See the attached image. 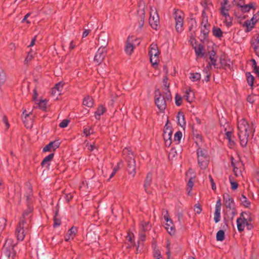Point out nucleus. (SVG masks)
Here are the masks:
<instances>
[{
	"label": "nucleus",
	"instance_id": "obj_1",
	"mask_svg": "<svg viewBox=\"0 0 259 259\" xmlns=\"http://www.w3.org/2000/svg\"><path fill=\"white\" fill-rule=\"evenodd\" d=\"M238 135L240 145L245 147L249 137H252L254 132V126L252 123H248L242 118L238 122Z\"/></svg>",
	"mask_w": 259,
	"mask_h": 259
},
{
	"label": "nucleus",
	"instance_id": "obj_2",
	"mask_svg": "<svg viewBox=\"0 0 259 259\" xmlns=\"http://www.w3.org/2000/svg\"><path fill=\"white\" fill-rule=\"evenodd\" d=\"M231 5L229 4L228 0H223L221 3L220 8L221 20L224 24L227 27H230L232 25V17L229 14Z\"/></svg>",
	"mask_w": 259,
	"mask_h": 259
},
{
	"label": "nucleus",
	"instance_id": "obj_3",
	"mask_svg": "<svg viewBox=\"0 0 259 259\" xmlns=\"http://www.w3.org/2000/svg\"><path fill=\"white\" fill-rule=\"evenodd\" d=\"M149 55L150 62L153 67H156L159 62L160 52L156 44L152 43L149 48Z\"/></svg>",
	"mask_w": 259,
	"mask_h": 259
},
{
	"label": "nucleus",
	"instance_id": "obj_4",
	"mask_svg": "<svg viewBox=\"0 0 259 259\" xmlns=\"http://www.w3.org/2000/svg\"><path fill=\"white\" fill-rule=\"evenodd\" d=\"M198 162L201 169H205L209 162L207 151L204 149L199 148L197 150Z\"/></svg>",
	"mask_w": 259,
	"mask_h": 259
},
{
	"label": "nucleus",
	"instance_id": "obj_5",
	"mask_svg": "<svg viewBox=\"0 0 259 259\" xmlns=\"http://www.w3.org/2000/svg\"><path fill=\"white\" fill-rule=\"evenodd\" d=\"M149 22L151 27L157 30L159 25V17L156 10L151 8L150 12Z\"/></svg>",
	"mask_w": 259,
	"mask_h": 259
},
{
	"label": "nucleus",
	"instance_id": "obj_6",
	"mask_svg": "<svg viewBox=\"0 0 259 259\" xmlns=\"http://www.w3.org/2000/svg\"><path fill=\"white\" fill-rule=\"evenodd\" d=\"M184 13L179 10H176L174 13V19L176 23V29L177 32H180L183 30L184 23Z\"/></svg>",
	"mask_w": 259,
	"mask_h": 259
},
{
	"label": "nucleus",
	"instance_id": "obj_7",
	"mask_svg": "<svg viewBox=\"0 0 259 259\" xmlns=\"http://www.w3.org/2000/svg\"><path fill=\"white\" fill-rule=\"evenodd\" d=\"M232 166L233 167V171L236 177L242 176V171L244 169L243 164L240 160H236L233 157L231 158Z\"/></svg>",
	"mask_w": 259,
	"mask_h": 259
},
{
	"label": "nucleus",
	"instance_id": "obj_8",
	"mask_svg": "<svg viewBox=\"0 0 259 259\" xmlns=\"http://www.w3.org/2000/svg\"><path fill=\"white\" fill-rule=\"evenodd\" d=\"M155 102L160 111H163L165 110L166 106L165 99L159 92L155 93Z\"/></svg>",
	"mask_w": 259,
	"mask_h": 259
},
{
	"label": "nucleus",
	"instance_id": "obj_9",
	"mask_svg": "<svg viewBox=\"0 0 259 259\" xmlns=\"http://www.w3.org/2000/svg\"><path fill=\"white\" fill-rule=\"evenodd\" d=\"M163 218L166 222L165 228L170 235H174L176 232L175 227L172 220L169 218L167 212L163 215Z\"/></svg>",
	"mask_w": 259,
	"mask_h": 259
},
{
	"label": "nucleus",
	"instance_id": "obj_10",
	"mask_svg": "<svg viewBox=\"0 0 259 259\" xmlns=\"http://www.w3.org/2000/svg\"><path fill=\"white\" fill-rule=\"evenodd\" d=\"M27 230V227L24 226L23 222L19 224L16 231V235L18 240L22 241L24 239Z\"/></svg>",
	"mask_w": 259,
	"mask_h": 259
},
{
	"label": "nucleus",
	"instance_id": "obj_11",
	"mask_svg": "<svg viewBox=\"0 0 259 259\" xmlns=\"http://www.w3.org/2000/svg\"><path fill=\"white\" fill-rule=\"evenodd\" d=\"M144 4L143 1L140 2L139 6V10L138 13L139 15L138 18V25L139 28H142L144 24L145 20V11H144Z\"/></svg>",
	"mask_w": 259,
	"mask_h": 259
},
{
	"label": "nucleus",
	"instance_id": "obj_12",
	"mask_svg": "<svg viewBox=\"0 0 259 259\" xmlns=\"http://www.w3.org/2000/svg\"><path fill=\"white\" fill-rule=\"evenodd\" d=\"M237 229L239 231L244 230L245 227H246L247 229H250L247 219L244 217L242 213L237 220Z\"/></svg>",
	"mask_w": 259,
	"mask_h": 259
},
{
	"label": "nucleus",
	"instance_id": "obj_13",
	"mask_svg": "<svg viewBox=\"0 0 259 259\" xmlns=\"http://www.w3.org/2000/svg\"><path fill=\"white\" fill-rule=\"evenodd\" d=\"M106 55V51L104 48H100L94 57V62L98 64H101Z\"/></svg>",
	"mask_w": 259,
	"mask_h": 259
},
{
	"label": "nucleus",
	"instance_id": "obj_14",
	"mask_svg": "<svg viewBox=\"0 0 259 259\" xmlns=\"http://www.w3.org/2000/svg\"><path fill=\"white\" fill-rule=\"evenodd\" d=\"M172 134L171 129L165 126L164 128L163 138L165 141V145L167 147H169L171 145Z\"/></svg>",
	"mask_w": 259,
	"mask_h": 259
},
{
	"label": "nucleus",
	"instance_id": "obj_15",
	"mask_svg": "<svg viewBox=\"0 0 259 259\" xmlns=\"http://www.w3.org/2000/svg\"><path fill=\"white\" fill-rule=\"evenodd\" d=\"M63 87V83L59 82L52 89L51 91V95L55 99H57L58 97L61 95Z\"/></svg>",
	"mask_w": 259,
	"mask_h": 259
},
{
	"label": "nucleus",
	"instance_id": "obj_16",
	"mask_svg": "<svg viewBox=\"0 0 259 259\" xmlns=\"http://www.w3.org/2000/svg\"><path fill=\"white\" fill-rule=\"evenodd\" d=\"M127 161L128 163L127 170L128 174L132 177H134L136 173L135 160L134 158H132L131 159H127Z\"/></svg>",
	"mask_w": 259,
	"mask_h": 259
},
{
	"label": "nucleus",
	"instance_id": "obj_17",
	"mask_svg": "<svg viewBox=\"0 0 259 259\" xmlns=\"http://www.w3.org/2000/svg\"><path fill=\"white\" fill-rule=\"evenodd\" d=\"M221 205V200L219 198V199L217 201L215 206L214 221L215 223H218L220 221Z\"/></svg>",
	"mask_w": 259,
	"mask_h": 259
},
{
	"label": "nucleus",
	"instance_id": "obj_18",
	"mask_svg": "<svg viewBox=\"0 0 259 259\" xmlns=\"http://www.w3.org/2000/svg\"><path fill=\"white\" fill-rule=\"evenodd\" d=\"M251 44L255 54L259 57V34H255L252 37Z\"/></svg>",
	"mask_w": 259,
	"mask_h": 259
},
{
	"label": "nucleus",
	"instance_id": "obj_19",
	"mask_svg": "<svg viewBox=\"0 0 259 259\" xmlns=\"http://www.w3.org/2000/svg\"><path fill=\"white\" fill-rule=\"evenodd\" d=\"M33 100L35 101V104H37L38 107L42 110H45L47 107V100H38L36 99L37 94L35 89L33 90Z\"/></svg>",
	"mask_w": 259,
	"mask_h": 259
},
{
	"label": "nucleus",
	"instance_id": "obj_20",
	"mask_svg": "<svg viewBox=\"0 0 259 259\" xmlns=\"http://www.w3.org/2000/svg\"><path fill=\"white\" fill-rule=\"evenodd\" d=\"M31 112L27 113L26 110H24L22 115V119L25 124V126L27 128L30 127L32 125L31 118H30L29 116L31 114Z\"/></svg>",
	"mask_w": 259,
	"mask_h": 259
},
{
	"label": "nucleus",
	"instance_id": "obj_21",
	"mask_svg": "<svg viewBox=\"0 0 259 259\" xmlns=\"http://www.w3.org/2000/svg\"><path fill=\"white\" fill-rule=\"evenodd\" d=\"M60 145V142L59 140H56L50 142L49 144L46 145L43 148L44 152H48L54 151L58 148Z\"/></svg>",
	"mask_w": 259,
	"mask_h": 259
},
{
	"label": "nucleus",
	"instance_id": "obj_22",
	"mask_svg": "<svg viewBox=\"0 0 259 259\" xmlns=\"http://www.w3.org/2000/svg\"><path fill=\"white\" fill-rule=\"evenodd\" d=\"M184 98L189 103H192L194 101V93L190 88H186L185 90Z\"/></svg>",
	"mask_w": 259,
	"mask_h": 259
},
{
	"label": "nucleus",
	"instance_id": "obj_23",
	"mask_svg": "<svg viewBox=\"0 0 259 259\" xmlns=\"http://www.w3.org/2000/svg\"><path fill=\"white\" fill-rule=\"evenodd\" d=\"M223 199L226 207L233 210L234 205V200L230 197L229 195L228 194H225L223 196Z\"/></svg>",
	"mask_w": 259,
	"mask_h": 259
},
{
	"label": "nucleus",
	"instance_id": "obj_24",
	"mask_svg": "<svg viewBox=\"0 0 259 259\" xmlns=\"http://www.w3.org/2000/svg\"><path fill=\"white\" fill-rule=\"evenodd\" d=\"M77 232V228L75 227H72L69 230L68 233L65 236V240L66 241H69L70 240H73Z\"/></svg>",
	"mask_w": 259,
	"mask_h": 259
},
{
	"label": "nucleus",
	"instance_id": "obj_25",
	"mask_svg": "<svg viewBox=\"0 0 259 259\" xmlns=\"http://www.w3.org/2000/svg\"><path fill=\"white\" fill-rule=\"evenodd\" d=\"M132 37H128L127 39L125 47V52L127 55H131L134 51V44L132 42Z\"/></svg>",
	"mask_w": 259,
	"mask_h": 259
},
{
	"label": "nucleus",
	"instance_id": "obj_26",
	"mask_svg": "<svg viewBox=\"0 0 259 259\" xmlns=\"http://www.w3.org/2000/svg\"><path fill=\"white\" fill-rule=\"evenodd\" d=\"M3 251L4 254L8 258H11L12 259H14V257L16 254V252L14 250L13 247L11 246L9 248H8L6 246H5Z\"/></svg>",
	"mask_w": 259,
	"mask_h": 259
},
{
	"label": "nucleus",
	"instance_id": "obj_27",
	"mask_svg": "<svg viewBox=\"0 0 259 259\" xmlns=\"http://www.w3.org/2000/svg\"><path fill=\"white\" fill-rule=\"evenodd\" d=\"M193 48L195 50L196 55L197 57H203L204 56V48L202 45L200 44H195Z\"/></svg>",
	"mask_w": 259,
	"mask_h": 259
},
{
	"label": "nucleus",
	"instance_id": "obj_28",
	"mask_svg": "<svg viewBox=\"0 0 259 259\" xmlns=\"http://www.w3.org/2000/svg\"><path fill=\"white\" fill-rule=\"evenodd\" d=\"M209 31V25L207 23L206 19L203 18L202 21L201 32L204 35L207 34Z\"/></svg>",
	"mask_w": 259,
	"mask_h": 259
},
{
	"label": "nucleus",
	"instance_id": "obj_29",
	"mask_svg": "<svg viewBox=\"0 0 259 259\" xmlns=\"http://www.w3.org/2000/svg\"><path fill=\"white\" fill-rule=\"evenodd\" d=\"M229 127V125L228 123H226L223 126L221 125V132L223 133H225V138L227 140H230L231 139V137L232 135V133L231 131H228L227 129Z\"/></svg>",
	"mask_w": 259,
	"mask_h": 259
},
{
	"label": "nucleus",
	"instance_id": "obj_30",
	"mask_svg": "<svg viewBox=\"0 0 259 259\" xmlns=\"http://www.w3.org/2000/svg\"><path fill=\"white\" fill-rule=\"evenodd\" d=\"M54 156V154L51 153L45 157L41 162V165L46 168H48L50 165V161L53 159Z\"/></svg>",
	"mask_w": 259,
	"mask_h": 259
},
{
	"label": "nucleus",
	"instance_id": "obj_31",
	"mask_svg": "<svg viewBox=\"0 0 259 259\" xmlns=\"http://www.w3.org/2000/svg\"><path fill=\"white\" fill-rule=\"evenodd\" d=\"M106 111V108L103 105H100L95 113V117L97 119H100V116Z\"/></svg>",
	"mask_w": 259,
	"mask_h": 259
},
{
	"label": "nucleus",
	"instance_id": "obj_32",
	"mask_svg": "<svg viewBox=\"0 0 259 259\" xmlns=\"http://www.w3.org/2000/svg\"><path fill=\"white\" fill-rule=\"evenodd\" d=\"M151 225L149 222H142L140 225V231H142L144 233L151 229Z\"/></svg>",
	"mask_w": 259,
	"mask_h": 259
},
{
	"label": "nucleus",
	"instance_id": "obj_33",
	"mask_svg": "<svg viewBox=\"0 0 259 259\" xmlns=\"http://www.w3.org/2000/svg\"><path fill=\"white\" fill-rule=\"evenodd\" d=\"M177 119L179 125L182 127H185L186 126V122L185 120V116L183 113L179 112L177 115Z\"/></svg>",
	"mask_w": 259,
	"mask_h": 259
},
{
	"label": "nucleus",
	"instance_id": "obj_34",
	"mask_svg": "<svg viewBox=\"0 0 259 259\" xmlns=\"http://www.w3.org/2000/svg\"><path fill=\"white\" fill-rule=\"evenodd\" d=\"M209 59H210V62L209 63L208 65L207 66V67H208L209 66H210L211 65H213L214 66L216 65V56H215V53L212 51L209 52Z\"/></svg>",
	"mask_w": 259,
	"mask_h": 259
},
{
	"label": "nucleus",
	"instance_id": "obj_35",
	"mask_svg": "<svg viewBox=\"0 0 259 259\" xmlns=\"http://www.w3.org/2000/svg\"><path fill=\"white\" fill-rule=\"evenodd\" d=\"M123 155L127 159H131L134 158L133 152L130 148H125L122 151Z\"/></svg>",
	"mask_w": 259,
	"mask_h": 259
},
{
	"label": "nucleus",
	"instance_id": "obj_36",
	"mask_svg": "<svg viewBox=\"0 0 259 259\" xmlns=\"http://www.w3.org/2000/svg\"><path fill=\"white\" fill-rule=\"evenodd\" d=\"M189 78L193 82H196L201 79V74L199 73H190L189 74Z\"/></svg>",
	"mask_w": 259,
	"mask_h": 259
},
{
	"label": "nucleus",
	"instance_id": "obj_37",
	"mask_svg": "<svg viewBox=\"0 0 259 259\" xmlns=\"http://www.w3.org/2000/svg\"><path fill=\"white\" fill-rule=\"evenodd\" d=\"M152 180V176L150 173H148L147 175L146 178L144 183V188L145 191H147L148 187L150 186Z\"/></svg>",
	"mask_w": 259,
	"mask_h": 259
},
{
	"label": "nucleus",
	"instance_id": "obj_38",
	"mask_svg": "<svg viewBox=\"0 0 259 259\" xmlns=\"http://www.w3.org/2000/svg\"><path fill=\"white\" fill-rule=\"evenodd\" d=\"M83 105L88 107H91L93 105V99L89 96L85 97L83 101Z\"/></svg>",
	"mask_w": 259,
	"mask_h": 259
},
{
	"label": "nucleus",
	"instance_id": "obj_39",
	"mask_svg": "<svg viewBox=\"0 0 259 259\" xmlns=\"http://www.w3.org/2000/svg\"><path fill=\"white\" fill-rule=\"evenodd\" d=\"M241 204L245 207L249 208L250 206V202L247 198L244 195H242L240 198Z\"/></svg>",
	"mask_w": 259,
	"mask_h": 259
},
{
	"label": "nucleus",
	"instance_id": "obj_40",
	"mask_svg": "<svg viewBox=\"0 0 259 259\" xmlns=\"http://www.w3.org/2000/svg\"><path fill=\"white\" fill-rule=\"evenodd\" d=\"M145 240V234L142 232V231H139V237L138 241V246H137V251H138L139 248L140 247V243L141 242H143Z\"/></svg>",
	"mask_w": 259,
	"mask_h": 259
},
{
	"label": "nucleus",
	"instance_id": "obj_41",
	"mask_svg": "<svg viewBox=\"0 0 259 259\" xmlns=\"http://www.w3.org/2000/svg\"><path fill=\"white\" fill-rule=\"evenodd\" d=\"M254 24L250 20H247L243 24V26L246 27V31H250L254 27Z\"/></svg>",
	"mask_w": 259,
	"mask_h": 259
},
{
	"label": "nucleus",
	"instance_id": "obj_42",
	"mask_svg": "<svg viewBox=\"0 0 259 259\" xmlns=\"http://www.w3.org/2000/svg\"><path fill=\"white\" fill-rule=\"evenodd\" d=\"M194 177H191L188 183H187V192H188V194L189 195L191 193V191L194 186V182H193V179H194Z\"/></svg>",
	"mask_w": 259,
	"mask_h": 259
},
{
	"label": "nucleus",
	"instance_id": "obj_43",
	"mask_svg": "<svg viewBox=\"0 0 259 259\" xmlns=\"http://www.w3.org/2000/svg\"><path fill=\"white\" fill-rule=\"evenodd\" d=\"M212 33L214 36L217 37H221L223 36V32L222 30L218 27L213 28Z\"/></svg>",
	"mask_w": 259,
	"mask_h": 259
},
{
	"label": "nucleus",
	"instance_id": "obj_44",
	"mask_svg": "<svg viewBox=\"0 0 259 259\" xmlns=\"http://www.w3.org/2000/svg\"><path fill=\"white\" fill-rule=\"evenodd\" d=\"M182 137V133L180 131H178L174 135V141L176 142V144H178L180 143V141Z\"/></svg>",
	"mask_w": 259,
	"mask_h": 259
},
{
	"label": "nucleus",
	"instance_id": "obj_45",
	"mask_svg": "<svg viewBox=\"0 0 259 259\" xmlns=\"http://www.w3.org/2000/svg\"><path fill=\"white\" fill-rule=\"evenodd\" d=\"M217 240L219 241H223L225 238V233L224 231L219 230L216 235Z\"/></svg>",
	"mask_w": 259,
	"mask_h": 259
},
{
	"label": "nucleus",
	"instance_id": "obj_46",
	"mask_svg": "<svg viewBox=\"0 0 259 259\" xmlns=\"http://www.w3.org/2000/svg\"><path fill=\"white\" fill-rule=\"evenodd\" d=\"M94 131L90 126L84 127L83 129V134L85 137H88L90 135L93 134Z\"/></svg>",
	"mask_w": 259,
	"mask_h": 259
},
{
	"label": "nucleus",
	"instance_id": "obj_47",
	"mask_svg": "<svg viewBox=\"0 0 259 259\" xmlns=\"http://www.w3.org/2000/svg\"><path fill=\"white\" fill-rule=\"evenodd\" d=\"M246 76L247 77V81L248 84L250 85V86H252L253 84V76L252 75H251L250 73H247L246 74Z\"/></svg>",
	"mask_w": 259,
	"mask_h": 259
},
{
	"label": "nucleus",
	"instance_id": "obj_48",
	"mask_svg": "<svg viewBox=\"0 0 259 259\" xmlns=\"http://www.w3.org/2000/svg\"><path fill=\"white\" fill-rule=\"evenodd\" d=\"M126 240L132 244H134V236L132 233H128L126 237Z\"/></svg>",
	"mask_w": 259,
	"mask_h": 259
},
{
	"label": "nucleus",
	"instance_id": "obj_49",
	"mask_svg": "<svg viewBox=\"0 0 259 259\" xmlns=\"http://www.w3.org/2000/svg\"><path fill=\"white\" fill-rule=\"evenodd\" d=\"M252 8V5H245L241 6V10L243 12H248Z\"/></svg>",
	"mask_w": 259,
	"mask_h": 259
},
{
	"label": "nucleus",
	"instance_id": "obj_50",
	"mask_svg": "<svg viewBox=\"0 0 259 259\" xmlns=\"http://www.w3.org/2000/svg\"><path fill=\"white\" fill-rule=\"evenodd\" d=\"M175 103H176V104L177 105V106H180L182 104V97L178 95V94H177L175 96Z\"/></svg>",
	"mask_w": 259,
	"mask_h": 259
},
{
	"label": "nucleus",
	"instance_id": "obj_51",
	"mask_svg": "<svg viewBox=\"0 0 259 259\" xmlns=\"http://www.w3.org/2000/svg\"><path fill=\"white\" fill-rule=\"evenodd\" d=\"M5 81V74L3 69L0 67V84L3 83Z\"/></svg>",
	"mask_w": 259,
	"mask_h": 259
},
{
	"label": "nucleus",
	"instance_id": "obj_52",
	"mask_svg": "<svg viewBox=\"0 0 259 259\" xmlns=\"http://www.w3.org/2000/svg\"><path fill=\"white\" fill-rule=\"evenodd\" d=\"M153 256L155 259H161L162 257L160 251L156 249L154 251Z\"/></svg>",
	"mask_w": 259,
	"mask_h": 259
},
{
	"label": "nucleus",
	"instance_id": "obj_53",
	"mask_svg": "<svg viewBox=\"0 0 259 259\" xmlns=\"http://www.w3.org/2000/svg\"><path fill=\"white\" fill-rule=\"evenodd\" d=\"M86 147L87 148V149L90 151H94L95 149H97V147H96V146L94 144H91V143H88L86 145Z\"/></svg>",
	"mask_w": 259,
	"mask_h": 259
},
{
	"label": "nucleus",
	"instance_id": "obj_54",
	"mask_svg": "<svg viewBox=\"0 0 259 259\" xmlns=\"http://www.w3.org/2000/svg\"><path fill=\"white\" fill-rule=\"evenodd\" d=\"M69 121L67 119H64L61 121L59 124L60 127L62 128L66 127L68 126Z\"/></svg>",
	"mask_w": 259,
	"mask_h": 259
},
{
	"label": "nucleus",
	"instance_id": "obj_55",
	"mask_svg": "<svg viewBox=\"0 0 259 259\" xmlns=\"http://www.w3.org/2000/svg\"><path fill=\"white\" fill-rule=\"evenodd\" d=\"M2 121L5 123L6 128L8 129L10 127V124L8 121V119L6 116H3L2 117Z\"/></svg>",
	"mask_w": 259,
	"mask_h": 259
},
{
	"label": "nucleus",
	"instance_id": "obj_56",
	"mask_svg": "<svg viewBox=\"0 0 259 259\" xmlns=\"http://www.w3.org/2000/svg\"><path fill=\"white\" fill-rule=\"evenodd\" d=\"M251 21L253 22L254 24H255L259 20V15L258 14H254L252 16V18L250 19Z\"/></svg>",
	"mask_w": 259,
	"mask_h": 259
},
{
	"label": "nucleus",
	"instance_id": "obj_57",
	"mask_svg": "<svg viewBox=\"0 0 259 259\" xmlns=\"http://www.w3.org/2000/svg\"><path fill=\"white\" fill-rule=\"evenodd\" d=\"M164 92L165 94V98L168 100L171 99V95L169 91V88H164Z\"/></svg>",
	"mask_w": 259,
	"mask_h": 259
},
{
	"label": "nucleus",
	"instance_id": "obj_58",
	"mask_svg": "<svg viewBox=\"0 0 259 259\" xmlns=\"http://www.w3.org/2000/svg\"><path fill=\"white\" fill-rule=\"evenodd\" d=\"M194 211L196 213H198V214H199L201 213V211H202V209H201V207H200V205L199 204H196L195 206V207H194Z\"/></svg>",
	"mask_w": 259,
	"mask_h": 259
},
{
	"label": "nucleus",
	"instance_id": "obj_59",
	"mask_svg": "<svg viewBox=\"0 0 259 259\" xmlns=\"http://www.w3.org/2000/svg\"><path fill=\"white\" fill-rule=\"evenodd\" d=\"M168 78L167 76H165L163 79V85L164 88H169V83L167 82Z\"/></svg>",
	"mask_w": 259,
	"mask_h": 259
},
{
	"label": "nucleus",
	"instance_id": "obj_60",
	"mask_svg": "<svg viewBox=\"0 0 259 259\" xmlns=\"http://www.w3.org/2000/svg\"><path fill=\"white\" fill-rule=\"evenodd\" d=\"M255 100V96L254 95H249L247 98V101L250 103H252Z\"/></svg>",
	"mask_w": 259,
	"mask_h": 259
},
{
	"label": "nucleus",
	"instance_id": "obj_61",
	"mask_svg": "<svg viewBox=\"0 0 259 259\" xmlns=\"http://www.w3.org/2000/svg\"><path fill=\"white\" fill-rule=\"evenodd\" d=\"M230 183L233 190H236L238 188V184L236 182L231 181Z\"/></svg>",
	"mask_w": 259,
	"mask_h": 259
},
{
	"label": "nucleus",
	"instance_id": "obj_62",
	"mask_svg": "<svg viewBox=\"0 0 259 259\" xmlns=\"http://www.w3.org/2000/svg\"><path fill=\"white\" fill-rule=\"evenodd\" d=\"M209 179H210V182H211V188H212V190H215V189H216V186H215V183H214V181H213V179H212V177L210 176L209 177Z\"/></svg>",
	"mask_w": 259,
	"mask_h": 259
},
{
	"label": "nucleus",
	"instance_id": "obj_63",
	"mask_svg": "<svg viewBox=\"0 0 259 259\" xmlns=\"http://www.w3.org/2000/svg\"><path fill=\"white\" fill-rule=\"evenodd\" d=\"M166 254L167 255V257H170V243L167 242L166 244Z\"/></svg>",
	"mask_w": 259,
	"mask_h": 259
},
{
	"label": "nucleus",
	"instance_id": "obj_64",
	"mask_svg": "<svg viewBox=\"0 0 259 259\" xmlns=\"http://www.w3.org/2000/svg\"><path fill=\"white\" fill-rule=\"evenodd\" d=\"M228 146L230 148H232L235 145V142L233 140H232V139L230 140H228Z\"/></svg>",
	"mask_w": 259,
	"mask_h": 259
}]
</instances>
